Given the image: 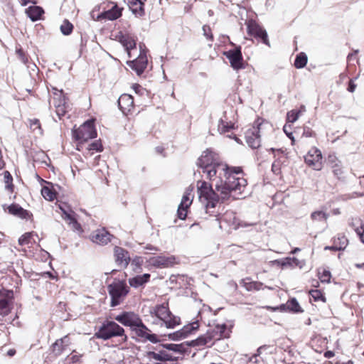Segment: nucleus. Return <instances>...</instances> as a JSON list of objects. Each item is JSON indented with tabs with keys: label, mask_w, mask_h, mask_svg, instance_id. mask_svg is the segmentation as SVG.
I'll return each mask as SVG.
<instances>
[{
	"label": "nucleus",
	"mask_w": 364,
	"mask_h": 364,
	"mask_svg": "<svg viewBox=\"0 0 364 364\" xmlns=\"http://www.w3.org/2000/svg\"><path fill=\"white\" fill-rule=\"evenodd\" d=\"M90 237L93 242L105 245L111 241L112 235L105 228H102L92 232Z\"/></svg>",
	"instance_id": "15"
},
{
	"label": "nucleus",
	"mask_w": 364,
	"mask_h": 364,
	"mask_svg": "<svg viewBox=\"0 0 364 364\" xmlns=\"http://www.w3.org/2000/svg\"><path fill=\"white\" fill-rule=\"evenodd\" d=\"M107 291L111 297V306H116L124 300L129 288L124 281L114 280L107 286Z\"/></svg>",
	"instance_id": "5"
},
{
	"label": "nucleus",
	"mask_w": 364,
	"mask_h": 364,
	"mask_svg": "<svg viewBox=\"0 0 364 364\" xmlns=\"http://www.w3.org/2000/svg\"><path fill=\"white\" fill-rule=\"evenodd\" d=\"M162 346L168 350V352L174 355V353H184L186 351L187 348L189 346V344L188 343H182L180 344L167 343Z\"/></svg>",
	"instance_id": "24"
},
{
	"label": "nucleus",
	"mask_w": 364,
	"mask_h": 364,
	"mask_svg": "<svg viewBox=\"0 0 364 364\" xmlns=\"http://www.w3.org/2000/svg\"><path fill=\"white\" fill-rule=\"evenodd\" d=\"M88 151H102V146L100 141H95L92 142L89 145V147L87 148Z\"/></svg>",
	"instance_id": "45"
},
{
	"label": "nucleus",
	"mask_w": 364,
	"mask_h": 364,
	"mask_svg": "<svg viewBox=\"0 0 364 364\" xmlns=\"http://www.w3.org/2000/svg\"><path fill=\"white\" fill-rule=\"evenodd\" d=\"M234 128V124L231 122H225L224 119H221L219 121L218 124V131L221 133L228 132L230 129Z\"/></svg>",
	"instance_id": "32"
},
{
	"label": "nucleus",
	"mask_w": 364,
	"mask_h": 364,
	"mask_svg": "<svg viewBox=\"0 0 364 364\" xmlns=\"http://www.w3.org/2000/svg\"><path fill=\"white\" fill-rule=\"evenodd\" d=\"M348 245V238L343 234H338V235L333 238V244L331 248V250L333 251H341L344 250Z\"/></svg>",
	"instance_id": "23"
},
{
	"label": "nucleus",
	"mask_w": 364,
	"mask_h": 364,
	"mask_svg": "<svg viewBox=\"0 0 364 364\" xmlns=\"http://www.w3.org/2000/svg\"><path fill=\"white\" fill-rule=\"evenodd\" d=\"M21 1H22V2H21V4L25 6V5H26V4H27V3H28L29 1H31V0H21Z\"/></svg>",
	"instance_id": "61"
},
{
	"label": "nucleus",
	"mask_w": 364,
	"mask_h": 364,
	"mask_svg": "<svg viewBox=\"0 0 364 364\" xmlns=\"http://www.w3.org/2000/svg\"><path fill=\"white\" fill-rule=\"evenodd\" d=\"M16 53H17V55H18L19 59L22 61V63L26 64L28 61V58L23 53V50L21 49H18L16 50Z\"/></svg>",
	"instance_id": "49"
},
{
	"label": "nucleus",
	"mask_w": 364,
	"mask_h": 364,
	"mask_svg": "<svg viewBox=\"0 0 364 364\" xmlns=\"http://www.w3.org/2000/svg\"><path fill=\"white\" fill-rule=\"evenodd\" d=\"M328 164L331 166L333 174L340 178L343 174V170L341 162L337 159L335 156L329 155L328 157Z\"/></svg>",
	"instance_id": "26"
},
{
	"label": "nucleus",
	"mask_w": 364,
	"mask_h": 364,
	"mask_svg": "<svg viewBox=\"0 0 364 364\" xmlns=\"http://www.w3.org/2000/svg\"><path fill=\"white\" fill-rule=\"evenodd\" d=\"M53 90H55V92H54V93H53V94H54V97H57V100H58V99H60V97L59 95H58V96H57V95H55V93H58V92H63V90H57V89H55V88H53ZM62 96H64V95H63V93H62Z\"/></svg>",
	"instance_id": "54"
},
{
	"label": "nucleus",
	"mask_w": 364,
	"mask_h": 364,
	"mask_svg": "<svg viewBox=\"0 0 364 364\" xmlns=\"http://www.w3.org/2000/svg\"><path fill=\"white\" fill-rule=\"evenodd\" d=\"M122 16V9L117 4H113L112 7L101 13L98 16V19H107L109 21L116 20Z\"/></svg>",
	"instance_id": "20"
},
{
	"label": "nucleus",
	"mask_w": 364,
	"mask_h": 364,
	"mask_svg": "<svg viewBox=\"0 0 364 364\" xmlns=\"http://www.w3.org/2000/svg\"><path fill=\"white\" fill-rule=\"evenodd\" d=\"M290 129H291V126H290V125H287V124H285V125L284 126L283 130H284V133L287 134V136L289 139H291L292 141H294V136H293V134H292V132L290 131Z\"/></svg>",
	"instance_id": "48"
},
{
	"label": "nucleus",
	"mask_w": 364,
	"mask_h": 364,
	"mask_svg": "<svg viewBox=\"0 0 364 364\" xmlns=\"http://www.w3.org/2000/svg\"><path fill=\"white\" fill-rule=\"evenodd\" d=\"M355 267H356L357 268L360 269V268H362V267H364V263H363V264H355Z\"/></svg>",
	"instance_id": "62"
},
{
	"label": "nucleus",
	"mask_w": 364,
	"mask_h": 364,
	"mask_svg": "<svg viewBox=\"0 0 364 364\" xmlns=\"http://www.w3.org/2000/svg\"><path fill=\"white\" fill-rule=\"evenodd\" d=\"M304 134L306 136H311V134L309 131H305Z\"/></svg>",
	"instance_id": "63"
},
{
	"label": "nucleus",
	"mask_w": 364,
	"mask_h": 364,
	"mask_svg": "<svg viewBox=\"0 0 364 364\" xmlns=\"http://www.w3.org/2000/svg\"><path fill=\"white\" fill-rule=\"evenodd\" d=\"M285 306L291 311L293 312H301L302 310L297 301V300L295 298H292L287 301V302L285 304Z\"/></svg>",
	"instance_id": "33"
},
{
	"label": "nucleus",
	"mask_w": 364,
	"mask_h": 364,
	"mask_svg": "<svg viewBox=\"0 0 364 364\" xmlns=\"http://www.w3.org/2000/svg\"><path fill=\"white\" fill-rule=\"evenodd\" d=\"M118 105L122 112L124 114L131 111L134 107V99L128 94L122 95L118 100Z\"/></svg>",
	"instance_id": "19"
},
{
	"label": "nucleus",
	"mask_w": 364,
	"mask_h": 364,
	"mask_svg": "<svg viewBox=\"0 0 364 364\" xmlns=\"http://www.w3.org/2000/svg\"><path fill=\"white\" fill-rule=\"evenodd\" d=\"M41 194L46 200L49 201L53 200L56 196L55 192L48 186H43L42 188Z\"/></svg>",
	"instance_id": "34"
},
{
	"label": "nucleus",
	"mask_w": 364,
	"mask_h": 364,
	"mask_svg": "<svg viewBox=\"0 0 364 364\" xmlns=\"http://www.w3.org/2000/svg\"><path fill=\"white\" fill-rule=\"evenodd\" d=\"M269 151L274 154V156H276L277 155H278L279 154L283 153V151L282 149H275L274 148L270 149Z\"/></svg>",
	"instance_id": "51"
},
{
	"label": "nucleus",
	"mask_w": 364,
	"mask_h": 364,
	"mask_svg": "<svg viewBox=\"0 0 364 364\" xmlns=\"http://www.w3.org/2000/svg\"><path fill=\"white\" fill-rule=\"evenodd\" d=\"M359 236L360 241L364 244V228L357 233Z\"/></svg>",
	"instance_id": "52"
},
{
	"label": "nucleus",
	"mask_w": 364,
	"mask_h": 364,
	"mask_svg": "<svg viewBox=\"0 0 364 364\" xmlns=\"http://www.w3.org/2000/svg\"><path fill=\"white\" fill-rule=\"evenodd\" d=\"M8 212L15 216L19 217L23 219H26L30 216V213L26 210H24L19 205L13 203L7 207Z\"/></svg>",
	"instance_id": "25"
},
{
	"label": "nucleus",
	"mask_w": 364,
	"mask_h": 364,
	"mask_svg": "<svg viewBox=\"0 0 364 364\" xmlns=\"http://www.w3.org/2000/svg\"><path fill=\"white\" fill-rule=\"evenodd\" d=\"M73 29V24L68 20H64L60 26V31L63 35H70Z\"/></svg>",
	"instance_id": "38"
},
{
	"label": "nucleus",
	"mask_w": 364,
	"mask_h": 364,
	"mask_svg": "<svg viewBox=\"0 0 364 364\" xmlns=\"http://www.w3.org/2000/svg\"><path fill=\"white\" fill-rule=\"evenodd\" d=\"M30 128L32 131L37 134L41 135L43 134V129L41 128L40 122L37 119H29Z\"/></svg>",
	"instance_id": "37"
},
{
	"label": "nucleus",
	"mask_w": 364,
	"mask_h": 364,
	"mask_svg": "<svg viewBox=\"0 0 364 364\" xmlns=\"http://www.w3.org/2000/svg\"><path fill=\"white\" fill-rule=\"evenodd\" d=\"M202 29L203 36L207 38V40L212 42L213 41V36L210 27L208 25H204Z\"/></svg>",
	"instance_id": "42"
},
{
	"label": "nucleus",
	"mask_w": 364,
	"mask_h": 364,
	"mask_svg": "<svg viewBox=\"0 0 364 364\" xmlns=\"http://www.w3.org/2000/svg\"><path fill=\"white\" fill-rule=\"evenodd\" d=\"M262 123H258L257 127H252L245 133L246 142L252 149L259 148L261 145L260 129Z\"/></svg>",
	"instance_id": "12"
},
{
	"label": "nucleus",
	"mask_w": 364,
	"mask_h": 364,
	"mask_svg": "<svg viewBox=\"0 0 364 364\" xmlns=\"http://www.w3.org/2000/svg\"><path fill=\"white\" fill-rule=\"evenodd\" d=\"M26 13L28 16L33 21H35L41 18V15L43 13V10L39 6H33L28 7V9L26 11Z\"/></svg>",
	"instance_id": "30"
},
{
	"label": "nucleus",
	"mask_w": 364,
	"mask_h": 364,
	"mask_svg": "<svg viewBox=\"0 0 364 364\" xmlns=\"http://www.w3.org/2000/svg\"><path fill=\"white\" fill-rule=\"evenodd\" d=\"M60 209L63 212V218L66 220H68L69 224L72 225L74 228L78 229V228H80V224L77 222L75 218L70 213H69L62 208H60Z\"/></svg>",
	"instance_id": "39"
},
{
	"label": "nucleus",
	"mask_w": 364,
	"mask_h": 364,
	"mask_svg": "<svg viewBox=\"0 0 364 364\" xmlns=\"http://www.w3.org/2000/svg\"><path fill=\"white\" fill-rule=\"evenodd\" d=\"M299 250H300L299 248L296 247L294 250H292L291 253L294 254V253L297 252Z\"/></svg>",
	"instance_id": "64"
},
{
	"label": "nucleus",
	"mask_w": 364,
	"mask_h": 364,
	"mask_svg": "<svg viewBox=\"0 0 364 364\" xmlns=\"http://www.w3.org/2000/svg\"><path fill=\"white\" fill-rule=\"evenodd\" d=\"M124 1L136 17H141L144 15V3L140 0H124Z\"/></svg>",
	"instance_id": "18"
},
{
	"label": "nucleus",
	"mask_w": 364,
	"mask_h": 364,
	"mask_svg": "<svg viewBox=\"0 0 364 364\" xmlns=\"http://www.w3.org/2000/svg\"><path fill=\"white\" fill-rule=\"evenodd\" d=\"M114 318L121 324L129 326L139 341H149L153 343L158 342L156 335L152 333L151 331L144 325L137 314L133 311H124L116 316Z\"/></svg>",
	"instance_id": "2"
},
{
	"label": "nucleus",
	"mask_w": 364,
	"mask_h": 364,
	"mask_svg": "<svg viewBox=\"0 0 364 364\" xmlns=\"http://www.w3.org/2000/svg\"><path fill=\"white\" fill-rule=\"evenodd\" d=\"M300 111L291 110L287 113V119L288 122L294 123L296 122L299 116L301 111H304V107H301Z\"/></svg>",
	"instance_id": "40"
},
{
	"label": "nucleus",
	"mask_w": 364,
	"mask_h": 364,
	"mask_svg": "<svg viewBox=\"0 0 364 364\" xmlns=\"http://www.w3.org/2000/svg\"><path fill=\"white\" fill-rule=\"evenodd\" d=\"M317 216H318V212L315 211V212L312 213L311 218L313 220H316Z\"/></svg>",
	"instance_id": "56"
},
{
	"label": "nucleus",
	"mask_w": 364,
	"mask_h": 364,
	"mask_svg": "<svg viewBox=\"0 0 364 364\" xmlns=\"http://www.w3.org/2000/svg\"><path fill=\"white\" fill-rule=\"evenodd\" d=\"M114 252L117 265L121 267H126L130 261L129 252L120 247H115Z\"/></svg>",
	"instance_id": "17"
},
{
	"label": "nucleus",
	"mask_w": 364,
	"mask_h": 364,
	"mask_svg": "<svg viewBox=\"0 0 364 364\" xmlns=\"http://www.w3.org/2000/svg\"><path fill=\"white\" fill-rule=\"evenodd\" d=\"M96 136L97 132L92 120L85 122L77 129L73 131V137L81 143Z\"/></svg>",
	"instance_id": "7"
},
{
	"label": "nucleus",
	"mask_w": 364,
	"mask_h": 364,
	"mask_svg": "<svg viewBox=\"0 0 364 364\" xmlns=\"http://www.w3.org/2000/svg\"><path fill=\"white\" fill-rule=\"evenodd\" d=\"M334 355V353L331 350H328L324 353V356L327 358H330Z\"/></svg>",
	"instance_id": "53"
},
{
	"label": "nucleus",
	"mask_w": 364,
	"mask_h": 364,
	"mask_svg": "<svg viewBox=\"0 0 364 364\" xmlns=\"http://www.w3.org/2000/svg\"><path fill=\"white\" fill-rule=\"evenodd\" d=\"M199 328L198 321L192 322L188 325L184 326L181 330L177 331L173 333L168 334V338L173 341H178L187 337L193 331H196Z\"/></svg>",
	"instance_id": "14"
},
{
	"label": "nucleus",
	"mask_w": 364,
	"mask_h": 364,
	"mask_svg": "<svg viewBox=\"0 0 364 364\" xmlns=\"http://www.w3.org/2000/svg\"><path fill=\"white\" fill-rule=\"evenodd\" d=\"M16 353V350H14V349H11L8 351L7 354L9 355V356H13L14 354Z\"/></svg>",
	"instance_id": "57"
},
{
	"label": "nucleus",
	"mask_w": 364,
	"mask_h": 364,
	"mask_svg": "<svg viewBox=\"0 0 364 364\" xmlns=\"http://www.w3.org/2000/svg\"><path fill=\"white\" fill-rule=\"evenodd\" d=\"M247 33L249 35L260 40L263 43L270 46L267 31L255 21L250 19L247 22Z\"/></svg>",
	"instance_id": "9"
},
{
	"label": "nucleus",
	"mask_w": 364,
	"mask_h": 364,
	"mask_svg": "<svg viewBox=\"0 0 364 364\" xmlns=\"http://www.w3.org/2000/svg\"><path fill=\"white\" fill-rule=\"evenodd\" d=\"M149 278L150 274L146 273L142 275H138L129 279V283L130 286L137 288L146 283L149 281Z\"/></svg>",
	"instance_id": "27"
},
{
	"label": "nucleus",
	"mask_w": 364,
	"mask_h": 364,
	"mask_svg": "<svg viewBox=\"0 0 364 364\" xmlns=\"http://www.w3.org/2000/svg\"><path fill=\"white\" fill-rule=\"evenodd\" d=\"M146 356L149 361L166 362L176 361L178 360V357L168 352L163 346L161 348L148 351Z\"/></svg>",
	"instance_id": "10"
},
{
	"label": "nucleus",
	"mask_w": 364,
	"mask_h": 364,
	"mask_svg": "<svg viewBox=\"0 0 364 364\" xmlns=\"http://www.w3.org/2000/svg\"><path fill=\"white\" fill-rule=\"evenodd\" d=\"M274 262L279 264L282 267H285L287 266L294 267V266L297 265L298 260L294 257V258L287 257L284 260H275Z\"/></svg>",
	"instance_id": "36"
},
{
	"label": "nucleus",
	"mask_w": 364,
	"mask_h": 364,
	"mask_svg": "<svg viewBox=\"0 0 364 364\" xmlns=\"http://www.w3.org/2000/svg\"><path fill=\"white\" fill-rule=\"evenodd\" d=\"M14 291L2 289L0 290V316L8 315L13 307Z\"/></svg>",
	"instance_id": "8"
},
{
	"label": "nucleus",
	"mask_w": 364,
	"mask_h": 364,
	"mask_svg": "<svg viewBox=\"0 0 364 364\" xmlns=\"http://www.w3.org/2000/svg\"><path fill=\"white\" fill-rule=\"evenodd\" d=\"M95 337L104 341L113 337H120L122 342L127 341V336L124 333V329L113 321H105L98 331L95 334Z\"/></svg>",
	"instance_id": "4"
},
{
	"label": "nucleus",
	"mask_w": 364,
	"mask_h": 364,
	"mask_svg": "<svg viewBox=\"0 0 364 364\" xmlns=\"http://www.w3.org/2000/svg\"><path fill=\"white\" fill-rule=\"evenodd\" d=\"M319 214L320 216L322 215V218H323L325 220L327 219L328 215L326 213H323L321 210H320Z\"/></svg>",
	"instance_id": "58"
},
{
	"label": "nucleus",
	"mask_w": 364,
	"mask_h": 364,
	"mask_svg": "<svg viewBox=\"0 0 364 364\" xmlns=\"http://www.w3.org/2000/svg\"><path fill=\"white\" fill-rule=\"evenodd\" d=\"M188 208V207L182 206L181 204L178 205L177 214H178V217L180 219H181V220L186 219V218L187 216Z\"/></svg>",
	"instance_id": "43"
},
{
	"label": "nucleus",
	"mask_w": 364,
	"mask_h": 364,
	"mask_svg": "<svg viewBox=\"0 0 364 364\" xmlns=\"http://www.w3.org/2000/svg\"><path fill=\"white\" fill-rule=\"evenodd\" d=\"M4 166V161L2 158H0V170L2 169Z\"/></svg>",
	"instance_id": "60"
},
{
	"label": "nucleus",
	"mask_w": 364,
	"mask_h": 364,
	"mask_svg": "<svg viewBox=\"0 0 364 364\" xmlns=\"http://www.w3.org/2000/svg\"><path fill=\"white\" fill-rule=\"evenodd\" d=\"M309 301L310 302L315 301L316 302L318 301V289H313L309 291Z\"/></svg>",
	"instance_id": "47"
},
{
	"label": "nucleus",
	"mask_w": 364,
	"mask_h": 364,
	"mask_svg": "<svg viewBox=\"0 0 364 364\" xmlns=\"http://www.w3.org/2000/svg\"><path fill=\"white\" fill-rule=\"evenodd\" d=\"M336 364H353V362L352 360H348L347 362L337 361Z\"/></svg>",
	"instance_id": "55"
},
{
	"label": "nucleus",
	"mask_w": 364,
	"mask_h": 364,
	"mask_svg": "<svg viewBox=\"0 0 364 364\" xmlns=\"http://www.w3.org/2000/svg\"><path fill=\"white\" fill-rule=\"evenodd\" d=\"M320 301H322L323 302L326 301V298L325 296H323V294L321 293V291H320Z\"/></svg>",
	"instance_id": "59"
},
{
	"label": "nucleus",
	"mask_w": 364,
	"mask_h": 364,
	"mask_svg": "<svg viewBox=\"0 0 364 364\" xmlns=\"http://www.w3.org/2000/svg\"><path fill=\"white\" fill-rule=\"evenodd\" d=\"M331 278V274L329 271L324 270L320 276V282L329 283Z\"/></svg>",
	"instance_id": "44"
},
{
	"label": "nucleus",
	"mask_w": 364,
	"mask_h": 364,
	"mask_svg": "<svg viewBox=\"0 0 364 364\" xmlns=\"http://www.w3.org/2000/svg\"><path fill=\"white\" fill-rule=\"evenodd\" d=\"M304 160L308 166L312 167L314 170H317L318 163V149L314 148L310 150L305 156Z\"/></svg>",
	"instance_id": "21"
},
{
	"label": "nucleus",
	"mask_w": 364,
	"mask_h": 364,
	"mask_svg": "<svg viewBox=\"0 0 364 364\" xmlns=\"http://www.w3.org/2000/svg\"><path fill=\"white\" fill-rule=\"evenodd\" d=\"M4 179H5V183H6V188L7 189H11L13 187V185L11 184L12 176L10 174V173L7 171L4 172Z\"/></svg>",
	"instance_id": "46"
},
{
	"label": "nucleus",
	"mask_w": 364,
	"mask_h": 364,
	"mask_svg": "<svg viewBox=\"0 0 364 364\" xmlns=\"http://www.w3.org/2000/svg\"><path fill=\"white\" fill-rule=\"evenodd\" d=\"M225 55L229 60L233 69L237 70L243 68V59L240 47L225 52Z\"/></svg>",
	"instance_id": "13"
},
{
	"label": "nucleus",
	"mask_w": 364,
	"mask_h": 364,
	"mask_svg": "<svg viewBox=\"0 0 364 364\" xmlns=\"http://www.w3.org/2000/svg\"><path fill=\"white\" fill-rule=\"evenodd\" d=\"M197 165L212 181V184L204 181L197 182L199 200L205 205L206 213L215 208L220 199L240 198L247 185L240 167H229L219 161L218 154L210 149L203 152Z\"/></svg>",
	"instance_id": "1"
},
{
	"label": "nucleus",
	"mask_w": 364,
	"mask_h": 364,
	"mask_svg": "<svg viewBox=\"0 0 364 364\" xmlns=\"http://www.w3.org/2000/svg\"><path fill=\"white\" fill-rule=\"evenodd\" d=\"M57 96H60V104H57L55 102V107L57 115L60 118L62 116H64L67 112V105L65 102V96H62V92H60L58 93H55Z\"/></svg>",
	"instance_id": "28"
},
{
	"label": "nucleus",
	"mask_w": 364,
	"mask_h": 364,
	"mask_svg": "<svg viewBox=\"0 0 364 364\" xmlns=\"http://www.w3.org/2000/svg\"><path fill=\"white\" fill-rule=\"evenodd\" d=\"M229 336L230 332L225 324H217L208 331L205 336L198 338L195 343L198 346H205L210 344L213 340H220L222 338H228Z\"/></svg>",
	"instance_id": "6"
},
{
	"label": "nucleus",
	"mask_w": 364,
	"mask_h": 364,
	"mask_svg": "<svg viewBox=\"0 0 364 364\" xmlns=\"http://www.w3.org/2000/svg\"><path fill=\"white\" fill-rule=\"evenodd\" d=\"M356 85L353 82L352 80L349 81L348 87V91L350 92H353L355 90Z\"/></svg>",
	"instance_id": "50"
},
{
	"label": "nucleus",
	"mask_w": 364,
	"mask_h": 364,
	"mask_svg": "<svg viewBox=\"0 0 364 364\" xmlns=\"http://www.w3.org/2000/svg\"><path fill=\"white\" fill-rule=\"evenodd\" d=\"M147 58L144 54L140 53L138 58L134 60L128 62L129 67L135 70L138 75H141L147 66Z\"/></svg>",
	"instance_id": "16"
},
{
	"label": "nucleus",
	"mask_w": 364,
	"mask_h": 364,
	"mask_svg": "<svg viewBox=\"0 0 364 364\" xmlns=\"http://www.w3.org/2000/svg\"><path fill=\"white\" fill-rule=\"evenodd\" d=\"M148 262L150 265L156 268H167L177 263L176 258L173 255H156L151 257Z\"/></svg>",
	"instance_id": "11"
},
{
	"label": "nucleus",
	"mask_w": 364,
	"mask_h": 364,
	"mask_svg": "<svg viewBox=\"0 0 364 364\" xmlns=\"http://www.w3.org/2000/svg\"><path fill=\"white\" fill-rule=\"evenodd\" d=\"M33 232H26L18 239V244L20 245H28L31 242V237L34 235Z\"/></svg>",
	"instance_id": "41"
},
{
	"label": "nucleus",
	"mask_w": 364,
	"mask_h": 364,
	"mask_svg": "<svg viewBox=\"0 0 364 364\" xmlns=\"http://www.w3.org/2000/svg\"><path fill=\"white\" fill-rule=\"evenodd\" d=\"M119 42L125 48L129 57L131 58V50L136 48V41L134 38L128 34L122 35L120 38Z\"/></svg>",
	"instance_id": "22"
},
{
	"label": "nucleus",
	"mask_w": 364,
	"mask_h": 364,
	"mask_svg": "<svg viewBox=\"0 0 364 364\" xmlns=\"http://www.w3.org/2000/svg\"><path fill=\"white\" fill-rule=\"evenodd\" d=\"M193 187L191 186H188L186 189L180 203L182 206H186L188 208L191 205L193 199Z\"/></svg>",
	"instance_id": "29"
},
{
	"label": "nucleus",
	"mask_w": 364,
	"mask_h": 364,
	"mask_svg": "<svg viewBox=\"0 0 364 364\" xmlns=\"http://www.w3.org/2000/svg\"><path fill=\"white\" fill-rule=\"evenodd\" d=\"M152 316H156L154 324L166 328H174L180 324V318L174 316L169 310L168 304L156 305L150 310Z\"/></svg>",
	"instance_id": "3"
},
{
	"label": "nucleus",
	"mask_w": 364,
	"mask_h": 364,
	"mask_svg": "<svg viewBox=\"0 0 364 364\" xmlns=\"http://www.w3.org/2000/svg\"><path fill=\"white\" fill-rule=\"evenodd\" d=\"M307 63V56L305 53H299L294 61V66L296 68H304Z\"/></svg>",
	"instance_id": "35"
},
{
	"label": "nucleus",
	"mask_w": 364,
	"mask_h": 364,
	"mask_svg": "<svg viewBox=\"0 0 364 364\" xmlns=\"http://www.w3.org/2000/svg\"><path fill=\"white\" fill-rule=\"evenodd\" d=\"M349 225L354 229L356 233L364 228V224L359 218H351L348 222Z\"/></svg>",
	"instance_id": "31"
}]
</instances>
